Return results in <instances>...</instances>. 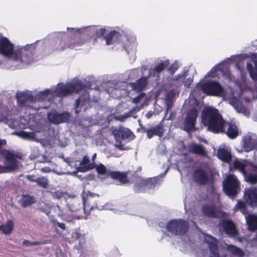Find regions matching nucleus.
Instances as JSON below:
<instances>
[{
	"label": "nucleus",
	"instance_id": "nucleus-51",
	"mask_svg": "<svg viewBox=\"0 0 257 257\" xmlns=\"http://www.w3.org/2000/svg\"><path fill=\"white\" fill-rule=\"evenodd\" d=\"M144 95V94L143 93V94H140V95L137 96L133 99V102L135 103H139L140 102V100L142 98Z\"/></svg>",
	"mask_w": 257,
	"mask_h": 257
},
{
	"label": "nucleus",
	"instance_id": "nucleus-52",
	"mask_svg": "<svg viewBox=\"0 0 257 257\" xmlns=\"http://www.w3.org/2000/svg\"><path fill=\"white\" fill-rule=\"evenodd\" d=\"M27 179L32 182H36L37 181V178H35L34 175H27L26 176Z\"/></svg>",
	"mask_w": 257,
	"mask_h": 257
},
{
	"label": "nucleus",
	"instance_id": "nucleus-26",
	"mask_svg": "<svg viewBox=\"0 0 257 257\" xmlns=\"http://www.w3.org/2000/svg\"><path fill=\"white\" fill-rule=\"evenodd\" d=\"M148 77H142L136 81V82L131 83L133 89L141 91L145 89L148 83Z\"/></svg>",
	"mask_w": 257,
	"mask_h": 257
},
{
	"label": "nucleus",
	"instance_id": "nucleus-59",
	"mask_svg": "<svg viewBox=\"0 0 257 257\" xmlns=\"http://www.w3.org/2000/svg\"><path fill=\"white\" fill-rule=\"evenodd\" d=\"M96 157V154L95 153L94 154H93V155L92 157V160L93 161H94L95 160Z\"/></svg>",
	"mask_w": 257,
	"mask_h": 257
},
{
	"label": "nucleus",
	"instance_id": "nucleus-13",
	"mask_svg": "<svg viewBox=\"0 0 257 257\" xmlns=\"http://www.w3.org/2000/svg\"><path fill=\"white\" fill-rule=\"evenodd\" d=\"M90 102L88 94L85 93L80 95L75 101V112L76 114H78L82 110L86 111L90 106Z\"/></svg>",
	"mask_w": 257,
	"mask_h": 257
},
{
	"label": "nucleus",
	"instance_id": "nucleus-5",
	"mask_svg": "<svg viewBox=\"0 0 257 257\" xmlns=\"http://www.w3.org/2000/svg\"><path fill=\"white\" fill-rule=\"evenodd\" d=\"M167 230L174 235H183L189 229V223L183 219H173L169 221L166 225Z\"/></svg>",
	"mask_w": 257,
	"mask_h": 257
},
{
	"label": "nucleus",
	"instance_id": "nucleus-61",
	"mask_svg": "<svg viewBox=\"0 0 257 257\" xmlns=\"http://www.w3.org/2000/svg\"><path fill=\"white\" fill-rule=\"evenodd\" d=\"M67 29H68V30H69V29H71V30H74V28H67Z\"/></svg>",
	"mask_w": 257,
	"mask_h": 257
},
{
	"label": "nucleus",
	"instance_id": "nucleus-45",
	"mask_svg": "<svg viewBox=\"0 0 257 257\" xmlns=\"http://www.w3.org/2000/svg\"><path fill=\"white\" fill-rule=\"evenodd\" d=\"M246 181L252 184L257 183V175L253 174H248L246 176Z\"/></svg>",
	"mask_w": 257,
	"mask_h": 257
},
{
	"label": "nucleus",
	"instance_id": "nucleus-25",
	"mask_svg": "<svg viewBox=\"0 0 257 257\" xmlns=\"http://www.w3.org/2000/svg\"><path fill=\"white\" fill-rule=\"evenodd\" d=\"M246 222L248 230L253 232L257 230V215L255 214H248L245 216Z\"/></svg>",
	"mask_w": 257,
	"mask_h": 257
},
{
	"label": "nucleus",
	"instance_id": "nucleus-7",
	"mask_svg": "<svg viewBox=\"0 0 257 257\" xmlns=\"http://www.w3.org/2000/svg\"><path fill=\"white\" fill-rule=\"evenodd\" d=\"M81 196L82 198V207L86 214H89L91 210L95 208H99L98 201L99 195L91 193L89 190H83Z\"/></svg>",
	"mask_w": 257,
	"mask_h": 257
},
{
	"label": "nucleus",
	"instance_id": "nucleus-14",
	"mask_svg": "<svg viewBox=\"0 0 257 257\" xmlns=\"http://www.w3.org/2000/svg\"><path fill=\"white\" fill-rule=\"evenodd\" d=\"M47 117L51 123L58 124L68 122L70 118V115L67 111L60 113L50 112L48 114Z\"/></svg>",
	"mask_w": 257,
	"mask_h": 257
},
{
	"label": "nucleus",
	"instance_id": "nucleus-37",
	"mask_svg": "<svg viewBox=\"0 0 257 257\" xmlns=\"http://www.w3.org/2000/svg\"><path fill=\"white\" fill-rule=\"evenodd\" d=\"M233 167L235 169L239 170L243 174H246V165L244 163H242L238 160H236L233 162Z\"/></svg>",
	"mask_w": 257,
	"mask_h": 257
},
{
	"label": "nucleus",
	"instance_id": "nucleus-30",
	"mask_svg": "<svg viewBox=\"0 0 257 257\" xmlns=\"http://www.w3.org/2000/svg\"><path fill=\"white\" fill-rule=\"evenodd\" d=\"M255 140L249 136L243 138V148L245 152H248L254 149Z\"/></svg>",
	"mask_w": 257,
	"mask_h": 257
},
{
	"label": "nucleus",
	"instance_id": "nucleus-16",
	"mask_svg": "<svg viewBox=\"0 0 257 257\" xmlns=\"http://www.w3.org/2000/svg\"><path fill=\"white\" fill-rule=\"evenodd\" d=\"M141 127L144 132L146 133L147 138L149 139L152 138L154 136L162 137L165 131L164 125L161 122L150 128H147L142 126H141Z\"/></svg>",
	"mask_w": 257,
	"mask_h": 257
},
{
	"label": "nucleus",
	"instance_id": "nucleus-49",
	"mask_svg": "<svg viewBox=\"0 0 257 257\" xmlns=\"http://www.w3.org/2000/svg\"><path fill=\"white\" fill-rule=\"evenodd\" d=\"M136 109V107L132 108L131 110H130L128 112L124 114V115H123V117L126 118L132 116V114L135 111Z\"/></svg>",
	"mask_w": 257,
	"mask_h": 257
},
{
	"label": "nucleus",
	"instance_id": "nucleus-43",
	"mask_svg": "<svg viewBox=\"0 0 257 257\" xmlns=\"http://www.w3.org/2000/svg\"><path fill=\"white\" fill-rule=\"evenodd\" d=\"M121 127H120L119 128H115L112 131V134L114 136L116 141L119 143H121Z\"/></svg>",
	"mask_w": 257,
	"mask_h": 257
},
{
	"label": "nucleus",
	"instance_id": "nucleus-50",
	"mask_svg": "<svg viewBox=\"0 0 257 257\" xmlns=\"http://www.w3.org/2000/svg\"><path fill=\"white\" fill-rule=\"evenodd\" d=\"M51 93V91L49 89H46L42 92H40V95L44 99L47 97Z\"/></svg>",
	"mask_w": 257,
	"mask_h": 257
},
{
	"label": "nucleus",
	"instance_id": "nucleus-23",
	"mask_svg": "<svg viewBox=\"0 0 257 257\" xmlns=\"http://www.w3.org/2000/svg\"><path fill=\"white\" fill-rule=\"evenodd\" d=\"M201 210L203 215L206 217L213 218H219L214 205L204 204L202 206Z\"/></svg>",
	"mask_w": 257,
	"mask_h": 257
},
{
	"label": "nucleus",
	"instance_id": "nucleus-4",
	"mask_svg": "<svg viewBox=\"0 0 257 257\" xmlns=\"http://www.w3.org/2000/svg\"><path fill=\"white\" fill-rule=\"evenodd\" d=\"M0 155L5 160L6 166L0 167V173L7 172V171H14L18 168L20 162L24 160V156L21 152L14 150H3L0 151Z\"/></svg>",
	"mask_w": 257,
	"mask_h": 257
},
{
	"label": "nucleus",
	"instance_id": "nucleus-29",
	"mask_svg": "<svg viewBox=\"0 0 257 257\" xmlns=\"http://www.w3.org/2000/svg\"><path fill=\"white\" fill-rule=\"evenodd\" d=\"M226 250L236 257H243L245 255V252L242 249L232 244H227Z\"/></svg>",
	"mask_w": 257,
	"mask_h": 257
},
{
	"label": "nucleus",
	"instance_id": "nucleus-11",
	"mask_svg": "<svg viewBox=\"0 0 257 257\" xmlns=\"http://www.w3.org/2000/svg\"><path fill=\"white\" fill-rule=\"evenodd\" d=\"M204 241L208 245L210 250L209 257H227L226 253L219 255L217 239L213 236L205 234L204 235Z\"/></svg>",
	"mask_w": 257,
	"mask_h": 257
},
{
	"label": "nucleus",
	"instance_id": "nucleus-58",
	"mask_svg": "<svg viewBox=\"0 0 257 257\" xmlns=\"http://www.w3.org/2000/svg\"><path fill=\"white\" fill-rule=\"evenodd\" d=\"M116 147L120 150H123V146L121 144L116 145Z\"/></svg>",
	"mask_w": 257,
	"mask_h": 257
},
{
	"label": "nucleus",
	"instance_id": "nucleus-34",
	"mask_svg": "<svg viewBox=\"0 0 257 257\" xmlns=\"http://www.w3.org/2000/svg\"><path fill=\"white\" fill-rule=\"evenodd\" d=\"M71 94L73 93H78L84 89L85 86L80 81H77L74 83L69 84Z\"/></svg>",
	"mask_w": 257,
	"mask_h": 257
},
{
	"label": "nucleus",
	"instance_id": "nucleus-32",
	"mask_svg": "<svg viewBox=\"0 0 257 257\" xmlns=\"http://www.w3.org/2000/svg\"><path fill=\"white\" fill-rule=\"evenodd\" d=\"M67 205L70 210L72 212L77 211L82 207L80 200L78 198L72 199L69 201Z\"/></svg>",
	"mask_w": 257,
	"mask_h": 257
},
{
	"label": "nucleus",
	"instance_id": "nucleus-36",
	"mask_svg": "<svg viewBox=\"0 0 257 257\" xmlns=\"http://www.w3.org/2000/svg\"><path fill=\"white\" fill-rule=\"evenodd\" d=\"M255 68L250 63H247L246 67L251 78L254 80H257V61H255Z\"/></svg>",
	"mask_w": 257,
	"mask_h": 257
},
{
	"label": "nucleus",
	"instance_id": "nucleus-54",
	"mask_svg": "<svg viewBox=\"0 0 257 257\" xmlns=\"http://www.w3.org/2000/svg\"><path fill=\"white\" fill-rule=\"evenodd\" d=\"M7 144V141L5 139H0V150L3 146H5Z\"/></svg>",
	"mask_w": 257,
	"mask_h": 257
},
{
	"label": "nucleus",
	"instance_id": "nucleus-41",
	"mask_svg": "<svg viewBox=\"0 0 257 257\" xmlns=\"http://www.w3.org/2000/svg\"><path fill=\"white\" fill-rule=\"evenodd\" d=\"M121 136V140L130 138L132 139V137L134 136V134L128 128L122 127Z\"/></svg>",
	"mask_w": 257,
	"mask_h": 257
},
{
	"label": "nucleus",
	"instance_id": "nucleus-47",
	"mask_svg": "<svg viewBox=\"0 0 257 257\" xmlns=\"http://www.w3.org/2000/svg\"><path fill=\"white\" fill-rule=\"evenodd\" d=\"M179 66L177 63L172 64L168 68V71L171 74L173 75L178 69Z\"/></svg>",
	"mask_w": 257,
	"mask_h": 257
},
{
	"label": "nucleus",
	"instance_id": "nucleus-33",
	"mask_svg": "<svg viewBox=\"0 0 257 257\" xmlns=\"http://www.w3.org/2000/svg\"><path fill=\"white\" fill-rule=\"evenodd\" d=\"M14 223L13 221L8 220L6 224L0 225V231L5 234L8 235L10 234L13 230Z\"/></svg>",
	"mask_w": 257,
	"mask_h": 257
},
{
	"label": "nucleus",
	"instance_id": "nucleus-46",
	"mask_svg": "<svg viewBox=\"0 0 257 257\" xmlns=\"http://www.w3.org/2000/svg\"><path fill=\"white\" fill-rule=\"evenodd\" d=\"M45 241H30L28 240H24L23 241V245H25L26 246H30V245H41V244H45Z\"/></svg>",
	"mask_w": 257,
	"mask_h": 257
},
{
	"label": "nucleus",
	"instance_id": "nucleus-12",
	"mask_svg": "<svg viewBox=\"0 0 257 257\" xmlns=\"http://www.w3.org/2000/svg\"><path fill=\"white\" fill-rule=\"evenodd\" d=\"M106 30L105 29H100L96 32V36L97 38L101 37L106 41V44L107 45H112L118 42L120 35V33L116 31H110L107 35H105Z\"/></svg>",
	"mask_w": 257,
	"mask_h": 257
},
{
	"label": "nucleus",
	"instance_id": "nucleus-24",
	"mask_svg": "<svg viewBox=\"0 0 257 257\" xmlns=\"http://www.w3.org/2000/svg\"><path fill=\"white\" fill-rule=\"evenodd\" d=\"M187 73L186 71H183L178 74L175 76L171 77L170 80V84L173 86H175L177 88L182 86L183 80H184L187 76Z\"/></svg>",
	"mask_w": 257,
	"mask_h": 257
},
{
	"label": "nucleus",
	"instance_id": "nucleus-3",
	"mask_svg": "<svg viewBox=\"0 0 257 257\" xmlns=\"http://www.w3.org/2000/svg\"><path fill=\"white\" fill-rule=\"evenodd\" d=\"M84 43L85 40L79 33L70 35L65 33L62 37H58L52 41L50 47L52 51H63L67 48L73 49L80 46Z\"/></svg>",
	"mask_w": 257,
	"mask_h": 257
},
{
	"label": "nucleus",
	"instance_id": "nucleus-10",
	"mask_svg": "<svg viewBox=\"0 0 257 257\" xmlns=\"http://www.w3.org/2000/svg\"><path fill=\"white\" fill-rule=\"evenodd\" d=\"M198 116V112L196 108H193L188 110L183 123L184 131L189 133L192 130H196L195 125Z\"/></svg>",
	"mask_w": 257,
	"mask_h": 257
},
{
	"label": "nucleus",
	"instance_id": "nucleus-31",
	"mask_svg": "<svg viewBox=\"0 0 257 257\" xmlns=\"http://www.w3.org/2000/svg\"><path fill=\"white\" fill-rule=\"evenodd\" d=\"M188 151L189 152L196 155L200 156H205L206 155L205 149L202 145L192 144L189 146Z\"/></svg>",
	"mask_w": 257,
	"mask_h": 257
},
{
	"label": "nucleus",
	"instance_id": "nucleus-42",
	"mask_svg": "<svg viewBox=\"0 0 257 257\" xmlns=\"http://www.w3.org/2000/svg\"><path fill=\"white\" fill-rule=\"evenodd\" d=\"M175 92L174 90L169 91L166 94V100L167 101L168 107L170 103L172 104L175 98Z\"/></svg>",
	"mask_w": 257,
	"mask_h": 257
},
{
	"label": "nucleus",
	"instance_id": "nucleus-9",
	"mask_svg": "<svg viewBox=\"0 0 257 257\" xmlns=\"http://www.w3.org/2000/svg\"><path fill=\"white\" fill-rule=\"evenodd\" d=\"M200 89L206 94L211 96H220L224 93L223 86L215 81H210L200 85Z\"/></svg>",
	"mask_w": 257,
	"mask_h": 257
},
{
	"label": "nucleus",
	"instance_id": "nucleus-2",
	"mask_svg": "<svg viewBox=\"0 0 257 257\" xmlns=\"http://www.w3.org/2000/svg\"><path fill=\"white\" fill-rule=\"evenodd\" d=\"M29 46L14 50V45L0 33V54L7 58H12L16 62L30 64L34 61L33 53Z\"/></svg>",
	"mask_w": 257,
	"mask_h": 257
},
{
	"label": "nucleus",
	"instance_id": "nucleus-28",
	"mask_svg": "<svg viewBox=\"0 0 257 257\" xmlns=\"http://www.w3.org/2000/svg\"><path fill=\"white\" fill-rule=\"evenodd\" d=\"M21 206L23 208L31 206L36 202L34 196L29 194L23 195L20 200Z\"/></svg>",
	"mask_w": 257,
	"mask_h": 257
},
{
	"label": "nucleus",
	"instance_id": "nucleus-44",
	"mask_svg": "<svg viewBox=\"0 0 257 257\" xmlns=\"http://www.w3.org/2000/svg\"><path fill=\"white\" fill-rule=\"evenodd\" d=\"M19 135L22 138L26 139H33L35 136V133L34 132H27L25 131H21Z\"/></svg>",
	"mask_w": 257,
	"mask_h": 257
},
{
	"label": "nucleus",
	"instance_id": "nucleus-21",
	"mask_svg": "<svg viewBox=\"0 0 257 257\" xmlns=\"http://www.w3.org/2000/svg\"><path fill=\"white\" fill-rule=\"evenodd\" d=\"M146 178L137 176L135 177L134 190L136 193L146 192Z\"/></svg>",
	"mask_w": 257,
	"mask_h": 257
},
{
	"label": "nucleus",
	"instance_id": "nucleus-1",
	"mask_svg": "<svg viewBox=\"0 0 257 257\" xmlns=\"http://www.w3.org/2000/svg\"><path fill=\"white\" fill-rule=\"evenodd\" d=\"M201 122L210 132L225 133L231 139L236 138L238 135L236 125L225 120L216 108L211 107L204 108L201 113Z\"/></svg>",
	"mask_w": 257,
	"mask_h": 257
},
{
	"label": "nucleus",
	"instance_id": "nucleus-48",
	"mask_svg": "<svg viewBox=\"0 0 257 257\" xmlns=\"http://www.w3.org/2000/svg\"><path fill=\"white\" fill-rule=\"evenodd\" d=\"M183 81V83L185 85V86L187 87H190L192 82H193V78L189 77L186 79H184Z\"/></svg>",
	"mask_w": 257,
	"mask_h": 257
},
{
	"label": "nucleus",
	"instance_id": "nucleus-15",
	"mask_svg": "<svg viewBox=\"0 0 257 257\" xmlns=\"http://www.w3.org/2000/svg\"><path fill=\"white\" fill-rule=\"evenodd\" d=\"M243 198L247 204L252 207H257V188H249L245 189Z\"/></svg>",
	"mask_w": 257,
	"mask_h": 257
},
{
	"label": "nucleus",
	"instance_id": "nucleus-57",
	"mask_svg": "<svg viewBox=\"0 0 257 257\" xmlns=\"http://www.w3.org/2000/svg\"><path fill=\"white\" fill-rule=\"evenodd\" d=\"M43 158L44 162L45 163H49L51 162V161L47 158V157L46 156H43Z\"/></svg>",
	"mask_w": 257,
	"mask_h": 257
},
{
	"label": "nucleus",
	"instance_id": "nucleus-17",
	"mask_svg": "<svg viewBox=\"0 0 257 257\" xmlns=\"http://www.w3.org/2000/svg\"><path fill=\"white\" fill-rule=\"evenodd\" d=\"M16 98L19 106L23 107L27 106L28 102H32L35 101L34 96L28 92H17L16 94Z\"/></svg>",
	"mask_w": 257,
	"mask_h": 257
},
{
	"label": "nucleus",
	"instance_id": "nucleus-39",
	"mask_svg": "<svg viewBox=\"0 0 257 257\" xmlns=\"http://www.w3.org/2000/svg\"><path fill=\"white\" fill-rule=\"evenodd\" d=\"M158 183V180L156 178H146V191L154 189Z\"/></svg>",
	"mask_w": 257,
	"mask_h": 257
},
{
	"label": "nucleus",
	"instance_id": "nucleus-53",
	"mask_svg": "<svg viewBox=\"0 0 257 257\" xmlns=\"http://www.w3.org/2000/svg\"><path fill=\"white\" fill-rule=\"evenodd\" d=\"M51 171V169L49 167H45L41 169V171L43 173H49Z\"/></svg>",
	"mask_w": 257,
	"mask_h": 257
},
{
	"label": "nucleus",
	"instance_id": "nucleus-35",
	"mask_svg": "<svg viewBox=\"0 0 257 257\" xmlns=\"http://www.w3.org/2000/svg\"><path fill=\"white\" fill-rule=\"evenodd\" d=\"M170 64L169 60L162 61L153 68V71L157 74H159L160 72L164 71L166 68L168 67Z\"/></svg>",
	"mask_w": 257,
	"mask_h": 257
},
{
	"label": "nucleus",
	"instance_id": "nucleus-20",
	"mask_svg": "<svg viewBox=\"0 0 257 257\" xmlns=\"http://www.w3.org/2000/svg\"><path fill=\"white\" fill-rule=\"evenodd\" d=\"M80 166L77 170L80 172H85L95 168V164L94 162L90 163V159L87 156H84L80 163Z\"/></svg>",
	"mask_w": 257,
	"mask_h": 257
},
{
	"label": "nucleus",
	"instance_id": "nucleus-8",
	"mask_svg": "<svg viewBox=\"0 0 257 257\" xmlns=\"http://www.w3.org/2000/svg\"><path fill=\"white\" fill-rule=\"evenodd\" d=\"M95 168L98 174L106 175L113 180H118L121 184H125L129 182L126 172L116 171H107L105 166L101 163L98 165H95Z\"/></svg>",
	"mask_w": 257,
	"mask_h": 257
},
{
	"label": "nucleus",
	"instance_id": "nucleus-55",
	"mask_svg": "<svg viewBox=\"0 0 257 257\" xmlns=\"http://www.w3.org/2000/svg\"><path fill=\"white\" fill-rule=\"evenodd\" d=\"M57 225L59 227L62 229H65L66 228L65 224L64 223L58 222Z\"/></svg>",
	"mask_w": 257,
	"mask_h": 257
},
{
	"label": "nucleus",
	"instance_id": "nucleus-6",
	"mask_svg": "<svg viewBox=\"0 0 257 257\" xmlns=\"http://www.w3.org/2000/svg\"><path fill=\"white\" fill-rule=\"evenodd\" d=\"M223 189L230 198L236 197L240 191V183L237 177L233 175H228L223 181Z\"/></svg>",
	"mask_w": 257,
	"mask_h": 257
},
{
	"label": "nucleus",
	"instance_id": "nucleus-60",
	"mask_svg": "<svg viewBox=\"0 0 257 257\" xmlns=\"http://www.w3.org/2000/svg\"><path fill=\"white\" fill-rule=\"evenodd\" d=\"M254 149L257 151V140L255 142Z\"/></svg>",
	"mask_w": 257,
	"mask_h": 257
},
{
	"label": "nucleus",
	"instance_id": "nucleus-18",
	"mask_svg": "<svg viewBox=\"0 0 257 257\" xmlns=\"http://www.w3.org/2000/svg\"><path fill=\"white\" fill-rule=\"evenodd\" d=\"M193 178L195 182L201 185H206L209 181L206 171L201 168H197L194 171Z\"/></svg>",
	"mask_w": 257,
	"mask_h": 257
},
{
	"label": "nucleus",
	"instance_id": "nucleus-19",
	"mask_svg": "<svg viewBox=\"0 0 257 257\" xmlns=\"http://www.w3.org/2000/svg\"><path fill=\"white\" fill-rule=\"evenodd\" d=\"M220 225L225 233L230 236H234L238 234L235 224L231 220L223 219L220 223Z\"/></svg>",
	"mask_w": 257,
	"mask_h": 257
},
{
	"label": "nucleus",
	"instance_id": "nucleus-56",
	"mask_svg": "<svg viewBox=\"0 0 257 257\" xmlns=\"http://www.w3.org/2000/svg\"><path fill=\"white\" fill-rule=\"evenodd\" d=\"M152 115H153V113L151 112H148L146 114V117L147 118L149 119V118H150L152 116Z\"/></svg>",
	"mask_w": 257,
	"mask_h": 257
},
{
	"label": "nucleus",
	"instance_id": "nucleus-40",
	"mask_svg": "<svg viewBox=\"0 0 257 257\" xmlns=\"http://www.w3.org/2000/svg\"><path fill=\"white\" fill-rule=\"evenodd\" d=\"M246 204V203L245 202H244L240 200L237 202V203L235 206L236 209L238 210H239L245 216H246L248 214Z\"/></svg>",
	"mask_w": 257,
	"mask_h": 257
},
{
	"label": "nucleus",
	"instance_id": "nucleus-38",
	"mask_svg": "<svg viewBox=\"0 0 257 257\" xmlns=\"http://www.w3.org/2000/svg\"><path fill=\"white\" fill-rule=\"evenodd\" d=\"M37 184L43 189H47L49 186V180L45 177L37 178Z\"/></svg>",
	"mask_w": 257,
	"mask_h": 257
},
{
	"label": "nucleus",
	"instance_id": "nucleus-22",
	"mask_svg": "<svg viewBox=\"0 0 257 257\" xmlns=\"http://www.w3.org/2000/svg\"><path fill=\"white\" fill-rule=\"evenodd\" d=\"M54 93L57 96L60 97H63L67 95L72 94L69 84H64L59 83L57 88L55 89Z\"/></svg>",
	"mask_w": 257,
	"mask_h": 257
},
{
	"label": "nucleus",
	"instance_id": "nucleus-27",
	"mask_svg": "<svg viewBox=\"0 0 257 257\" xmlns=\"http://www.w3.org/2000/svg\"><path fill=\"white\" fill-rule=\"evenodd\" d=\"M217 157L219 159L225 163H229L232 159L230 152L224 148L218 150Z\"/></svg>",
	"mask_w": 257,
	"mask_h": 257
}]
</instances>
